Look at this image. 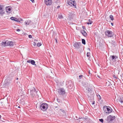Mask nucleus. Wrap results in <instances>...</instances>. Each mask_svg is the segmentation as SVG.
I'll list each match as a JSON object with an SVG mask.
<instances>
[{
  "instance_id": "f3484780",
  "label": "nucleus",
  "mask_w": 123,
  "mask_h": 123,
  "mask_svg": "<svg viewBox=\"0 0 123 123\" xmlns=\"http://www.w3.org/2000/svg\"><path fill=\"white\" fill-rule=\"evenodd\" d=\"M79 119H80V121H82L83 122V121L86 122L87 120V118H80L79 117Z\"/></svg>"
},
{
  "instance_id": "6e6552de",
  "label": "nucleus",
  "mask_w": 123,
  "mask_h": 123,
  "mask_svg": "<svg viewBox=\"0 0 123 123\" xmlns=\"http://www.w3.org/2000/svg\"><path fill=\"white\" fill-rule=\"evenodd\" d=\"M58 92L60 95H63L65 94V91L63 88H60L58 89Z\"/></svg>"
},
{
  "instance_id": "f704fd0d",
  "label": "nucleus",
  "mask_w": 123,
  "mask_h": 123,
  "mask_svg": "<svg viewBox=\"0 0 123 123\" xmlns=\"http://www.w3.org/2000/svg\"><path fill=\"white\" fill-rule=\"evenodd\" d=\"M36 42H34L33 43V45L34 46H35V45H36Z\"/></svg>"
},
{
  "instance_id": "f257e3e1",
  "label": "nucleus",
  "mask_w": 123,
  "mask_h": 123,
  "mask_svg": "<svg viewBox=\"0 0 123 123\" xmlns=\"http://www.w3.org/2000/svg\"><path fill=\"white\" fill-rule=\"evenodd\" d=\"M48 107V104L46 103H43L40 106V108L43 111H46Z\"/></svg>"
},
{
  "instance_id": "e433bc0d",
  "label": "nucleus",
  "mask_w": 123,
  "mask_h": 123,
  "mask_svg": "<svg viewBox=\"0 0 123 123\" xmlns=\"http://www.w3.org/2000/svg\"><path fill=\"white\" fill-rule=\"evenodd\" d=\"M31 0L32 2H34V0Z\"/></svg>"
},
{
  "instance_id": "f03ea898",
  "label": "nucleus",
  "mask_w": 123,
  "mask_h": 123,
  "mask_svg": "<svg viewBox=\"0 0 123 123\" xmlns=\"http://www.w3.org/2000/svg\"><path fill=\"white\" fill-rule=\"evenodd\" d=\"M103 109L105 113L108 114L111 113L112 111V109L110 107L108 108L106 106H104L103 107Z\"/></svg>"
},
{
  "instance_id": "393cba45",
  "label": "nucleus",
  "mask_w": 123,
  "mask_h": 123,
  "mask_svg": "<svg viewBox=\"0 0 123 123\" xmlns=\"http://www.w3.org/2000/svg\"><path fill=\"white\" fill-rule=\"evenodd\" d=\"M63 18V17L62 16V15H58V18L59 19H62V18Z\"/></svg>"
},
{
  "instance_id": "2eb2a0df",
  "label": "nucleus",
  "mask_w": 123,
  "mask_h": 123,
  "mask_svg": "<svg viewBox=\"0 0 123 123\" xmlns=\"http://www.w3.org/2000/svg\"><path fill=\"white\" fill-rule=\"evenodd\" d=\"M81 33L84 36H86L87 35V34L86 31L83 30H82L80 31Z\"/></svg>"
},
{
  "instance_id": "aec40b11",
  "label": "nucleus",
  "mask_w": 123,
  "mask_h": 123,
  "mask_svg": "<svg viewBox=\"0 0 123 123\" xmlns=\"http://www.w3.org/2000/svg\"><path fill=\"white\" fill-rule=\"evenodd\" d=\"M31 21L29 20L26 21L25 22L26 24L27 25H29L31 23Z\"/></svg>"
},
{
  "instance_id": "bb28decb",
  "label": "nucleus",
  "mask_w": 123,
  "mask_h": 123,
  "mask_svg": "<svg viewBox=\"0 0 123 123\" xmlns=\"http://www.w3.org/2000/svg\"><path fill=\"white\" fill-rule=\"evenodd\" d=\"M41 45V44L40 43H38L37 44V46L38 47H39Z\"/></svg>"
},
{
  "instance_id": "20e7f679",
  "label": "nucleus",
  "mask_w": 123,
  "mask_h": 123,
  "mask_svg": "<svg viewBox=\"0 0 123 123\" xmlns=\"http://www.w3.org/2000/svg\"><path fill=\"white\" fill-rule=\"evenodd\" d=\"M115 117L111 116V115H109L108 116L106 119V120L108 123H109L110 121H112L115 119Z\"/></svg>"
},
{
  "instance_id": "a19ab883",
  "label": "nucleus",
  "mask_w": 123,
  "mask_h": 123,
  "mask_svg": "<svg viewBox=\"0 0 123 123\" xmlns=\"http://www.w3.org/2000/svg\"><path fill=\"white\" fill-rule=\"evenodd\" d=\"M111 25H112V26H113V23H111Z\"/></svg>"
},
{
  "instance_id": "c9c22d12",
  "label": "nucleus",
  "mask_w": 123,
  "mask_h": 123,
  "mask_svg": "<svg viewBox=\"0 0 123 123\" xmlns=\"http://www.w3.org/2000/svg\"><path fill=\"white\" fill-rule=\"evenodd\" d=\"M82 28L83 29H86L85 27V26H82Z\"/></svg>"
},
{
  "instance_id": "58836bf2",
  "label": "nucleus",
  "mask_w": 123,
  "mask_h": 123,
  "mask_svg": "<svg viewBox=\"0 0 123 123\" xmlns=\"http://www.w3.org/2000/svg\"><path fill=\"white\" fill-rule=\"evenodd\" d=\"M60 7V6H58L57 7V8H59Z\"/></svg>"
},
{
  "instance_id": "9d476101",
  "label": "nucleus",
  "mask_w": 123,
  "mask_h": 123,
  "mask_svg": "<svg viewBox=\"0 0 123 123\" xmlns=\"http://www.w3.org/2000/svg\"><path fill=\"white\" fill-rule=\"evenodd\" d=\"M80 43L77 42H75L73 45L74 47L76 49H79L80 48Z\"/></svg>"
},
{
  "instance_id": "a18cd8bd",
  "label": "nucleus",
  "mask_w": 123,
  "mask_h": 123,
  "mask_svg": "<svg viewBox=\"0 0 123 123\" xmlns=\"http://www.w3.org/2000/svg\"><path fill=\"white\" fill-rule=\"evenodd\" d=\"M89 74L90 73V71H89Z\"/></svg>"
},
{
  "instance_id": "412c9836",
  "label": "nucleus",
  "mask_w": 123,
  "mask_h": 123,
  "mask_svg": "<svg viewBox=\"0 0 123 123\" xmlns=\"http://www.w3.org/2000/svg\"><path fill=\"white\" fill-rule=\"evenodd\" d=\"M89 22H87V24L88 25L91 24L92 23V22L91 21V20L89 19L88 20Z\"/></svg>"
},
{
  "instance_id": "4be33fe9",
  "label": "nucleus",
  "mask_w": 123,
  "mask_h": 123,
  "mask_svg": "<svg viewBox=\"0 0 123 123\" xmlns=\"http://www.w3.org/2000/svg\"><path fill=\"white\" fill-rule=\"evenodd\" d=\"M109 17H110V19L112 21H113L114 20V19L112 15H110V16Z\"/></svg>"
},
{
  "instance_id": "7ed1b4c3",
  "label": "nucleus",
  "mask_w": 123,
  "mask_h": 123,
  "mask_svg": "<svg viewBox=\"0 0 123 123\" xmlns=\"http://www.w3.org/2000/svg\"><path fill=\"white\" fill-rule=\"evenodd\" d=\"M85 91L88 97H90L92 95V91L90 89L86 88Z\"/></svg>"
},
{
  "instance_id": "a211bd4d",
  "label": "nucleus",
  "mask_w": 123,
  "mask_h": 123,
  "mask_svg": "<svg viewBox=\"0 0 123 123\" xmlns=\"http://www.w3.org/2000/svg\"><path fill=\"white\" fill-rule=\"evenodd\" d=\"M3 6L0 5V14H3L4 13L3 12Z\"/></svg>"
},
{
  "instance_id": "cd10ccee",
  "label": "nucleus",
  "mask_w": 123,
  "mask_h": 123,
  "mask_svg": "<svg viewBox=\"0 0 123 123\" xmlns=\"http://www.w3.org/2000/svg\"><path fill=\"white\" fill-rule=\"evenodd\" d=\"M90 53L89 52H87V56L88 57H89L90 56Z\"/></svg>"
},
{
  "instance_id": "0eeeda50",
  "label": "nucleus",
  "mask_w": 123,
  "mask_h": 123,
  "mask_svg": "<svg viewBox=\"0 0 123 123\" xmlns=\"http://www.w3.org/2000/svg\"><path fill=\"white\" fill-rule=\"evenodd\" d=\"M68 2V4L71 6H75L76 5L75 1L74 0H70Z\"/></svg>"
},
{
  "instance_id": "2f4dec72",
  "label": "nucleus",
  "mask_w": 123,
  "mask_h": 123,
  "mask_svg": "<svg viewBox=\"0 0 123 123\" xmlns=\"http://www.w3.org/2000/svg\"><path fill=\"white\" fill-rule=\"evenodd\" d=\"M29 37L30 38H31L32 37V36L31 35H29Z\"/></svg>"
},
{
  "instance_id": "c756f323",
  "label": "nucleus",
  "mask_w": 123,
  "mask_h": 123,
  "mask_svg": "<svg viewBox=\"0 0 123 123\" xmlns=\"http://www.w3.org/2000/svg\"><path fill=\"white\" fill-rule=\"evenodd\" d=\"M99 120L102 123H103V120L102 119H99Z\"/></svg>"
},
{
  "instance_id": "79ce46f5",
  "label": "nucleus",
  "mask_w": 123,
  "mask_h": 123,
  "mask_svg": "<svg viewBox=\"0 0 123 123\" xmlns=\"http://www.w3.org/2000/svg\"><path fill=\"white\" fill-rule=\"evenodd\" d=\"M70 16H72L73 15V14L71 13H70Z\"/></svg>"
},
{
  "instance_id": "7c9ffc66",
  "label": "nucleus",
  "mask_w": 123,
  "mask_h": 123,
  "mask_svg": "<svg viewBox=\"0 0 123 123\" xmlns=\"http://www.w3.org/2000/svg\"><path fill=\"white\" fill-rule=\"evenodd\" d=\"M83 76L82 75H80L79 76V78L80 79H81Z\"/></svg>"
},
{
  "instance_id": "423d86ee",
  "label": "nucleus",
  "mask_w": 123,
  "mask_h": 123,
  "mask_svg": "<svg viewBox=\"0 0 123 123\" xmlns=\"http://www.w3.org/2000/svg\"><path fill=\"white\" fill-rule=\"evenodd\" d=\"M112 32L110 31H107L105 32V35L109 37H111L112 36Z\"/></svg>"
},
{
  "instance_id": "39448f33",
  "label": "nucleus",
  "mask_w": 123,
  "mask_h": 123,
  "mask_svg": "<svg viewBox=\"0 0 123 123\" xmlns=\"http://www.w3.org/2000/svg\"><path fill=\"white\" fill-rule=\"evenodd\" d=\"M30 95L32 97H33L35 95V93H36L37 92L34 87L32 89H30Z\"/></svg>"
},
{
  "instance_id": "c85d7f7f",
  "label": "nucleus",
  "mask_w": 123,
  "mask_h": 123,
  "mask_svg": "<svg viewBox=\"0 0 123 123\" xmlns=\"http://www.w3.org/2000/svg\"><path fill=\"white\" fill-rule=\"evenodd\" d=\"M73 84H71V85H69V86H68L69 87V88H72L73 87Z\"/></svg>"
},
{
  "instance_id": "72a5a7b5",
  "label": "nucleus",
  "mask_w": 123,
  "mask_h": 123,
  "mask_svg": "<svg viewBox=\"0 0 123 123\" xmlns=\"http://www.w3.org/2000/svg\"><path fill=\"white\" fill-rule=\"evenodd\" d=\"M94 104H95V101H93L92 103V105H94Z\"/></svg>"
},
{
  "instance_id": "473e14b6",
  "label": "nucleus",
  "mask_w": 123,
  "mask_h": 123,
  "mask_svg": "<svg viewBox=\"0 0 123 123\" xmlns=\"http://www.w3.org/2000/svg\"><path fill=\"white\" fill-rule=\"evenodd\" d=\"M16 31H20V30L19 29H16Z\"/></svg>"
},
{
  "instance_id": "a878e982",
  "label": "nucleus",
  "mask_w": 123,
  "mask_h": 123,
  "mask_svg": "<svg viewBox=\"0 0 123 123\" xmlns=\"http://www.w3.org/2000/svg\"><path fill=\"white\" fill-rule=\"evenodd\" d=\"M11 9L10 8H7L6 9V12H8L9 11H10L11 10Z\"/></svg>"
},
{
  "instance_id": "c03bdc74",
  "label": "nucleus",
  "mask_w": 123,
  "mask_h": 123,
  "mask_svg": "<svg viewBox=\"0 0 123 123\" xmlns=\"http://www.w3.org/2000/svg\"><path fill=\"white\" fill-rule=\"evenodd\" d=\"M18 108H20V106H18Z\"/></svg>"
},
{
  "instance_id": "de8ad7c7",
  "label": "nucleus",
  "mask_w": 123,
  "mask_h": 123,
  "mask_svg": "<svg viewBox=\"0 0 123 123\" xmlns=\"http://www.w3.org/2000/svg\"><path fill=\"white\" fill-rule=\"evenodd\" d=\"M88 49L89 50H90V49H89V48H88Z\"/></svg>"
},
{
  "instance_id": "dca6fc26",
  "label": "nucleus",
  "mask_w": 123,
  "mask_h": 123,
  "mask_svg": "<svg viewBox=\"0 0 123 123\" xmlns=\"http://www.w3.org/2000/svg\"><path fill=\"white\" fill-rule=\"evenodd\" d=\"M7 46H13V42L12 41H7Z\"/></svg>"
},
{
  "instance_id": "37998d69",
  "label": "nucleus",
  "mask_w": 123,
  "mask_h": 123,
  "mask_svg": "<svg viewBox=\"0 0 123 123\" xmlns=\"http://www.w3.org/2000/svg\"><path fill=\"white\" fill-rule=\"evenodd\" d=\"M1 116L0 115V118H1Z\"/></svg>"
},
{
  "instance_id": "4468645a",
  "label": "nucleus",
  "mask_w": 123,
  "mask_h": 123,
  "mask_svg": "<svg viewBox=\"0 0 123 123\" xmlns=\"http://www.w3.org/2000/svg\"><path fill=\"white\" fill-rule=\"evenodd\" d=\"M10 19L12 20H14L18 22H20V20L17 18L13 17H12L10 18Z\"/></svg>"
},
{
  "instance_id": "ddd939ff",
  "label": "nucleus",
  "mask_w": 123,
  "mask_h": 123,
  "mask_svg": "<svg viewBox=\"0 0 123 123\" xmlns=\"http://www.w3.org/2000/svg\"><path fill=\"white\" fill-rule=\"evenodd\" d=\"M27 62L28 63H31V64L33 65H36V64H35V62L34 60H27Z\"/></svg>"
},
{
  "instance_id": "6ab92c4d",
  "label": "nucleus",
  "mask_w": 123,
  "mask_h": 123,
  "mask_svg": "<svg viewBox=\"0 0 123 123\" xmlns=\"http://www.w3.org/2000/svg\"><path fill=\"white\" fill-rule=\"evenodd\" d=\"M1 44L3 46H7V41L2 42L1 43Z\"/></svg>"
},
{
  "instance_id": "49530a36",
  "label": "nucleus",
  "mask_w": 123,
  "mask_h": 123,
  "mask_svg": "<svg viewBox=\"0 0 123 123\" xmlns=\"http://www.w3.org/2000/svg\"><path fill=\"white\" fill-rule=\"evenodd\" d=\"M18 78H17V80H18Z\"/></svg>"
},
{
  "instance_id": "1a4fd4ad",
  "label": "nucleus",
  "mask_w": 123,
  "mask_h": 123,
  "mask_svg": "<svg viewBox=\"0 0 123 123\" xmlns=\"http://www.w3.org/2000/svg\"><path fill=\"white\" fill-rule=\"evenodd\" d=\"M45 3L47 5H50L52 3V1L51 0H44Z\"/></svg>"
},
{
  "instance_id": "ea45409f",
  "label": "nucleus",
  "mask_w": 123,
  "mask_h": 123,
  "mask_svg": "<svg viewBox=\"0 0 123 123\" xmlns=\"http://www.w3.org/2000/svg\"><path fill=\"white\" fill-rule=\"evenodd\" d=\"M55 41H56V43H57V40L56 39H55Z\"/></svg>"
},
{
  "instance_id": "b1692460",
  "label": "nucleus",
  "mask_w": 123,
  "mask_h": 123,
  "mask_svg": "<svg viewBox=\"0 0 123 123\" xmlns=\"http://www.w3.org/2000/svg\"><path fill=\"white\" fill-rule=\"evenodd\" d=\"M97 97L98 98L99 100H100L101 99V97L100 96L99 94H97Z\"/></svg>"
},
{
  "instance_id": "4c0bfd02",
  "label": "nucleus",
  "mask_w": 123,
  "mask_h": 123,
  "mask_svg": "<svg viewBox=\"0 0 123 123\" xmlns=\"http://www.w3.org/2000/svg\"><path fill=\"white\" fill-rule=\"evenodd\" d=\"M34 41H35L36 42H36H36H37V39H35L34 40Z\"/></svg>"
},
{
  "instance_id": "f8f14e48",
  "label": "nucleus",
  "mask_w": 123,
  "mask_h": 123,
  "mask_svg": "<svg viewBox=\"0 0 123 123\" xmlns=\"http://www.w3.org/2000/svg\"><path fill=\"white\" fill-rule=\"evenodd\" d=\"M117 58V57L116 56H115L113 55H111L110 57V59L114 61H115L116 59Z\"/></svg>"
},
{
  "instance_id": "9b49d317",
  "label": "nucleus",
  "mask_w": 123,
  "mask_h": 123,
  "mask_svg": "<svg viewBox=\"0 0 123 123\" xmlns=\"http://www.w3.org/2000/svg\"><path fill=\"white\" fill-rule=\"evenodd\" d=\"M117 101V102L119 101L121 104H123V97H118Z\"/></svg>"
},
{
  "instance_id": "5701e85b",
  "label": "nucleus",
  "mask_w": 123,
  "mask_h": 123,
  "mask_svg": "<svg viewBox=\"0 0 123 123\" xmlns=\"http://www.w3.org/2000/svg\"><path fill=\"white\" fill-rule=\"evenodd\" d=\"M82 43L84 45L86 44V42L85 40L84 39H82Z\"/></svg>"
}]
</instances>
